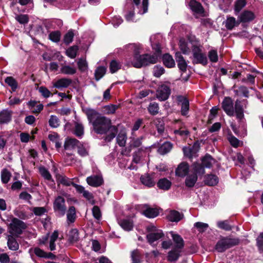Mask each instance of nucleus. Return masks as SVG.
Instances as JSON below:
<instances>
[{
	"label": "nucleus",
	"mask_w": 263,
	"mask_h": 263,
	"mask_svg": "<svg viewBox=\"0 0 263 263\" xmlns=\"http://www.w3.org/2000/svg\"><path fill=\"white\" fill-rule=\"evenodd\" d=\"M124 48L128 51L134 52V58L130 62L132 65L134 67L139 68L151 64H155L158 61L159 55L158 51L152 55L148 54L139 55L141 47L139 44H129L125 45Z\"/></svg>",
	"instance_id": "obj_2"
},
{
	"label": "nucleus",
	"mask_w": 263,
	"mask_h": 263,
	"mask_svg": "<svg viewBox=\"0 0 263 263\" xmlns=\"http://www.w3.org/2000/svg\"><path fill=\"white\" fill-rule=\"evenodd\" d=\"M80 142L74 138H68L64 143V148L66 149H69L79 146Z\"/></svg>",
	"instance_id": "obj_23"
},
{
	"label": "nucleus",
	"mask_w": 263,
	"mask_h": 263,
	"mask_svg": "<svg viewBox=\"0 0 263 263\" xmlns=\"http://www.w3.org/2000/svg\"><path fill=\"white\" fill-rule=\"evenodd\" d=\"M121 227L126 231H130L133 229V221L129 219H123L120 222Z\"/></svg>",
	"instance_id": "obj_36"
},
{
	"label": "nucleus",
	"mask_w": 263,
	"mask_h": 263,
	"mask_svg": "<svg viewBox=\"0 0 263 263\" xmlns=\"http://www.w3.org/2000/svg\"><path fill=\"white\" fill-rule=\"evenodd\" d=\"M78 153L82 157H85L88 155V149L83 145H79L78 147Z\"/></svg>",
	"instance_id": "obj_59"
},
{
	"label": "nucleus",
	"mask_w": 263,
	"mask_h": 263,
	"mask_svg": "<svg viewBox=\"0 0 263 263\" xmlns=\"http://www.w3.org/2000/svg\"><path fill=\"white\" fill-rule=\"evenodd\" d=\"M164 72V69L161 66H155L153 68V73L156 77H160Z\"/></svg>",
	"instance_id": "obj_55"
},
{
	"label": "nucleus",
	"mask_w": 263,
	"mask_h": 263,
	"mask_svg": "<svg viewBox=\"0 0 263 263\" xmlns=\"http://www.w3.org/2000/svg\"><path fill=\"white\" fill-rule=\"evenodd\" d=\"M239 239L237 237L231 236H220L217 242L215 249L218 252H223L239 243Z\"/></svg>",
	"instance_id": "obj_5"
},
{
	"label": "nucleus",
	"mask_w": 263,
	"mask_h": 263,
	"mask_svg": "<svg viewBox=\"0 0 263 263\" xmlns=\"http://www.w3.org/2000/svg\"><path fill=\"white\" fill-rule=\"evenodd\" d=\"M239 22H236L234 17H228L226 22V27L229 30H232L234 26L238 25Z\"/></svg>",
	"instance_id": "obj_37"
},
{
	"label": "nucleus",
	"mask_w": 263,
	"mask_h": 263,
	"mask_svg": "<svg viewBox=\"0 0 263 263\" xmlns=\"http://www.w3.org/2000/svg\"><path fill=\"white\" fill-rule=\"evenodd\" d=\"M171 185V182L166 178L160 179L157 183L158 187L163 190H168Z\"/></svg>",
	"instance_id": "obj_29"
},
{
	"label": "nucleus",
	"mask_w": 263,
	"mask_h": 263,
	"mask_svg": "<svg viewBox=\"0 0 263 263\" xmlns=\"http://www.w3.org/2000/svg\"><path fill=\"white\" fill-rule=\"evenodd\" d=\"M255 18L254 14L250 11H243L239 16V22L242 23L249 22Z\"/></svg>",
	"instance_id": "obj_15"
},
{
	"label": "nucleus",
	"mask_w": 263,
	"mask_h": 263,
	"mask_svg": "<svg viewBox=\"0 0 263 263\" xmlns=\"http://www.w3.org/2000/svg\"><path fill=\"white\" fill-rule=\"evenodd\" d=\"M118 106L117 105H109L104 106V110L106 114H114Z\"/></svg>",
	"instance_id": "obj_57"
},
{
	"label": "nucleus",
	"mask_w": 263,
	"mask_h": 263,
	"mask_svg": "<svg viewBox=\"0 0 263 263\" xmlns=\"http://www.w3.org/2000/svg\"><path fill=\"white\" fill-rule=\"evenodd\" d=\"M117 141L120 146H124L126 141V136L124 133H120L117 137Z\"/></svg>",
	"instance_id": "obj_50"
},
{
	"label": "nucleus",
	"mask_w": 263,
	"mask_h": 263,
	"mask_svg": "<svg viewBox=\"0 0 263 263\" xmlns=\"http://www.w3.org/2000/svg\"><path fill=\"white\" fill-rule=\"evenodd\" d=\"M159 109L158 104L156 102L151 103L148 107V110L150 114L156 115L158 113Z\"/></svg>",
	"instance_id": "obj_39"
},
{
	"label": "nucleus",
	"mask_w": 263,
	"mask_h": 263,
	"mask_svg": "<svg viewBox=\"0 0 263 263\" xmlns=\"http://www.w3.org/2000/svg\"><path fill=\"white\" fill-rule=\"evenodd\" d=\"M87 183L93 187H98L103 183V179L100 175H93L88 177L86 179Z\"/></svg>",
	"instance_id": "obj_10"
},
{
	"label": "nucleus",
	"mask_w": 263,
	"mask_h": 263,
	"mask_svg": "<svg viewBox=\"0 0 263 263\" xmlns=\"http://www.w3.org/2000/svg\"><path fill=\"white\" fill-rule=\"evenodd\" d=\"M78 66L79 69L81 71H85L87 69L88 65L85 59L81 58L78 60Z\"/></svg>",
	"instance_id": "obj_49"
},
{
	"label": "nucleus",
	"mask_w": 263,
	"mask_h": 263,
	"mask_svg": "<svg viewBox=\"0 0 263 263\" xmlns=\"http://www.w3.org/2000/svg\"><path fill=\"white\" fill-rule=\"evenodd\" d=\"M194 61L196 63L205 65L208 63V60L205 54L202 52L201 46L194 45L192 48Z\"/></svg>",
	"instance_id": "obj_6"
},
{
	"label": "nucleus",
	"mask_w": 263,
	"mask_h": 263,
	"mask_svg": "<svg viewBox=\"0 0 263 263\" xmlns=\"http://www.w3.org/2000/svg\"><path fill=\"white\" fill-rule=\"evenodd\" d=\"M205 173L204 168L198 163H194L192 165L191 173L187 175L185 184L189 187H193L197 180V175H203Z\"/></svg>",
	"instance_id": "obj_4"
},
{
	"label": "nucleus",
	"mask_w": 263,
	"mask_h": 263,
	"mask_svg": "<svg viewBox=\"0 0 263 263\" xmlns=\"http://www.w3.org/2000/svg\"><path fill=\"white\" fill-rule=\"evenodd\" d=\"M215 163V160L212 158L210 155H206L202 159V164H200L203 167H204L207 168L211 167Z\"/></svg>",
	"instance_id": "obj_27"
},
{
	"label": "nucleus",
	"mask_w": 263,
	"mask_h": 263,
	"mask_svg": "<svg viewBox=\"0 0 263 263\" xmlns=\"http://www.w3.org/2000/svg\"><path fill=\"white\" fill-rule=\"evenodd\" d=\"M171 234L173 241L175 243L174 247L182 249L184 246L182 238L178 234H174L173 232H171Z\"/></svg>",
	"instance_id": "obj_28"
},
{
	"label": "nucleus",
	"mask_w": 263,
	"mask_h": 263,
	"mask_svg": "<svg viewBox=\"0 0 263 263\" xmlns=\"http://www.w3.org/2000/svg\"><path fill=\"white\" fill-rule=\"evenodd\" d=\"M194 226L197 228L200 232H204L208 228L209 226L207 223L201 222H197L194 224Z\"/></svg>",
	"instance_id": "obj_56"
},
{
	"label": "nucleus",
	"mask_w": 263,
	"mask_h": 263,
	"mask_svg": "<svg viewBox=\"0 0 263 263\" xmlns=\"http://www.w3.org/2000/svg\"><path fill=\"white\" fill-rule=\"evenodd\" d=\"M59 234L58 231H55L52 234L50 237L49 240V249L51 251H53L55 249V241L58 238Z\"/></svg>",
	"instance_id": "obj_38"
},
{
	"label": "nucleus",
	"mask_w": 263,
	"mask_h": 263,
	"mask_svg": "<svg viewBox=\"0 0 263 263\" xmlns=\"http://www.w3.org/2000/svg\"><path fill=\"white\" fill-rule=\"evenodd\" d=\"M34 214L36 216H41L46 212V210L44 207H35L32 209Z\"/></svg>",
	"instance_id": "obj_61"
},
{
	"label": "nucleus",
	"mask_w": 263,
	"mask_h": 263,
	"mask_svg": "<svg viewBox=\"0 0 263 263\" xmlns=\"http://www.w3.org/2000/svg\"><path fill=\"white\" fill-rule=\"evenodd\" d=\"M177 101L181 103V112L183 116H186L189 110V102L183 96L177 97Z\"/></svg>",
	"instance_id": "obj_13"
},
{
	"label": "nucleus",
	"mask_w": 263,
	"mask_h": 263,
	"mask_svg": "<svg viewBox=\"0 0 263 263\" xmlns=\"http://www.w3.org/2000/svg\"><path fill=\"white\" fill-rule=\"evenodd\" d=\"M164 234L162 230H157L148 234L146 236V238L149 243L151 245H153L155 241L162 238Z\"/></svg>",
	"instance_id": "obj_11"
},
{
	"label": "nucleus",
	"mask_w": 263,
	"mask_h": 263,
	"mask_svg": "<svg viewBox=\"0 0 263 263\" xmlns=\"http://www.w3.org/2000/svg\"><path fill=\"white\" fill-rule=\"evenodd\" d=\"M39 91L44 98H48L52 94L51 92L45 87L41 86L39 88Z\"/></svg>",
	"instance_id": "obj_58"
},
{
	"label": "nucleus",
	"mask_w": 263,
	"mask_h": 263,
	"mask_svg": "<svg viewBox=\"0 0 263 263\" xmlns=\"http://www.w3.org/2000/svg\"><path fill=\"white\" fill-rule=\"evenodd\" d=\"M246 0H237L235 4L234 10L236 13L239 11L246 6Z\"/></svg>",
	"instance_id": "obj_48"
},
{
	"label": "nucleus",
	"mask_w": 263,
	"mask_h": 263,
	"mask_svg": "<svg viewBox=\"0 0 263 263\" xmlns=\"http://www.w3.org/2000/svg\"><path fill=\"white\" fill-rule=\"evenodd\" d=\"M60 72L64 74L73 75L76 73L77 69L76 68L69 65H62Z\"/></svg>",
	"instance_id": "obj_26"
},
{
	"label": "nucleus",
	"mask_w": 263,
	"mask_h": 263,
	"mask_svg": "<svg viewBox=\"0 0 263 263\" xmlns=\"http://www.w3.org/2000/svg\"><path fill=\"white\" fill-rule=\"evenodd\" d=\"M26 228L25 223L17 218H13L10 224V233L13 235L21 234Z\"/></svg>",
	"instance_id": "obj_7"
},
{
	"label": "nucleus",
	"mask_w": 263,
	"mask_h": 263,
	"mask_svg": "<svg viewBox=\"0 0 263 263\" xmlns=\"http://www.w3.org/2000/svg\"><path fill=\"white\" fill-rule=\"evenodd\" d=\"M106 72V68L104 66L98 67L95 71V77L96 80L98 81L102 78Z\"/></svg>",
	"instance_id": "obj_43"
},
{
	"label": "nucleus",
	"mask_w": 263,
	"mask_h": 263,
	"mask_svg": "<svg viewBox=\"0 0 263 263\" xmlns=\"http://www.w3.org/2000/svg\"><path fill=\"white\" fill-rule=\"evenodd\" d=\"M76 218V209L73 206L69 207L67 214V219L68 222H74Z\"/></svg>",
	"instance_id": "obj_33"
},
{
	"label": "nucleus",
	"mask_w": 263,
	"mask_h": 263,
	"mask_svg": "<svg viewBox=\"0 0 263 263\" xmlns=\"http://www.w3.org/2000/svg\"><path fill=\"white\" fill-rule=\"evenodd\" d=\"M208 57L211 62L215 63L218 61V54L216 50H211L208 53Z\"/></svg>",
	"instance_id": "obj_53"
},
{
	"label": "nucleus",
	"mask_w": 263,
	"mask_h": 263,
	"mask_svg": "<svg viewBox=\"0 0 263 263\" xmlns=\"http://www.w3.org/2000/svg\"><path fill=\"white\" fill-rule=\"evenodd\" d=\"M15 19L21 24H26L28 22V17L25 14L17 15Z\"/></svg>",
	"instance_id": "obj_63"
},
{
	"label": "nucleus",
	"mask_w": 263,
	"mask_h": 263,
	"mask_svg": "<svg viewBox=\"0 0 263 263\" xmlns=\"http://www.w3.org/2000/svg\"><path fill=\"white\" fill-rule=\"evenodd\" d=\"M131 257L133 263H141V254L138 250H135L132 251Z\"/></svg>",
	"instance_id": "obj_41"
},
{
	"label": "nucleus",
	"mask_w": 263,
	"mask_h": 263,
	"mask_svg": "<svg viewBox=\"0 0 263 263\" xmlns=\"http://www.w3.org/2000/svg\"><path fill=\"white\" fill-rule=\"evenodd\" d=\"M189 6L191 9L194 12L198 14L203 13V8L200 3L195 0H191L189 3Z\"/></svg>",
	"instance_id": "obj_19"
},
{
	"label": "nucleus",
	"mask_w": 263,
	"mask_h": 263,
	"mask_svg": "<svg viewBox=\"0 0 263 263\" xmlns=\"http://www.w3.org/2000/svg\"><path fill=\"white\" fill-rule=\"evenodd\" d=\"M49 37L51 41L58 42L60 39V34L58 31L52 32L49 34Z\"/></svg>",
	"instance_id": "obj_62"
},
{
	"label": "nucleus",
	"mask_w": 263,
	"mask_h": 263,
	"mask_svg": "<svg viewBox=\"0 0 263 263\" xmlns=\"http://www.w3.org/2000/svg\"><path fill=\"white\" fill-rule=\"evenodd\" d=\"M217 226L220 229L226 231H230L232 229V227L227 220L218 221L217 222Z\"/></svg>",
	"instance_id": "obj_52"
},
{
	"label": "nucleus",
	"mask_w": 263,
	"mask_h": 263,
	"mask_svg": "<svg viewBox=\"0 0 263 263\" xmlns=\"http://www.w3.org/2000/svg\"><path fill=\"white\" fill-rule=\"evenodd\" d=\"M72 83V80L69 78H61L53 83V87L58 89L67 88Z\"/></svg>",
	"instance_id": "obj_12"
},
{
	"label": "nucleus",
	"mask_w": 263,
	"mask_h": 263,
	"mask_svg": "<svg viewBox=\"0 0 263 263\" xmlns=\"http://www.w3.org/2000/svg\"><path fill=\"white\" fill-rule=\"evenodd\" d=\"M173 145L171 142H164L158 149V152L161 155L168 153L172 148Z\"/></svg>",
	"instance_id": "obj_31"
},
{
	"label": "nucleus",
	"mask_w": 263,
	"mask_h": 263,
	"mask_svg": "<svg viewBox=\"0 0 263 263\" xmlns=\"http://www.w3.org/2000/svg\"><path fill=\"white\" fill-rule=\"evenodd\" d=\"M39 170L40 174L45 179L47 180H52V176L51 174L45 167H40Z\"/></svg>",
	"instance_id": "obj_40"
},
{
	"label": "nucleus",
	"mask_w": 263,
	"mask_h": 263,
	"mask_svg": "<svg viewBox=\"0 0 263 263\" xmlns=\"http://www.w3.org/2000/svg\"><path fill=\"white\" fill-rule=\"evenodd\" d=\"M5 82L11 87L12 90L14 91L17 87V83L12 77H8L5 79Z\"/></svg>",
	"instance_id": "obj_45"
},
{
	"label": "nucleus",
	"mask_w": 263,
	"mask_h": 263,
	"mask_svg": "<svg viewBox=\"0 0 263 263\" xmlns=\"http://www.w3.org/2000/svg\"><path fill=\"white\" fill-rule=\"evenodd\" d=\"M183 215L179 212L172 210L167 215V219L173 222H178L183 218Z\"/></svg>",
	"instance_id": "obj_20"
},
{
	"label": "nucleus",
	"mask_w": 263,
	"mask_h": 263,
	"mask_svg": "<svg viewBox=\"0 0 263 263\" xmlns=\"http://www.w3.org/2000/svg\"><path fill=\"white\" fill-rule=\"evenodd\" d=\"M84 126L81 123L78 121L74 122V134L76 136L81 137L84 135Z\"/></svg>",
	"instance_id": "obj_30"
},
{
	"label": "nucleus",
	"mask_w": 263,
	"mask_h": 263,
	"mask_svg": "<svg viewBox=\"0 0 263 263\" xmlns=\"http://www.w3.org/2000/svg\"><path fill=\"white\" fill-rule=\"evenodd\" d=\"M204 183L209 186H214L216 185L218 182V177L213 174L207 175L204 178Z\"/></svg>",
	"instance_id": "obj_22"
},
{
	"label": "nucleus",
	"mask_w": 263,
	"mask_h": 263,
	"mask_svg": "<svg viewBox=\"0 0 263 263\" xmlns=\"http://www.w3.org/2000/svg\"><path fill=\"white\" fill-rule=\"evenodd\" d=\"M222 108L229 116H233L235 112L236 117L241 119L243 117V110L240 101L236 100L234 107L233 100L230 97H226L222 102Z\"/></svg>",
	"instance_id": "obj_3"
},
{
	"label": "nucleus",
	"mask_w": 263,
	"mask_h": 263,
	"mask_svg": "<svg viewBox=\"0 0 263 263\" xmlns=\"http://www.w3.org/2000/svg\"><path fill=\"white\" fill-rule=\"evenodd\" d=\"M134 4L139 9V13L143 14L147 11L148 0H142V3L140 4V0H133Z\"/></svg>",
	"instance_id": "obj_18"
},
{
	"label": "nucleus",
	"mask_w": 263,
	"mask_h": 263,
	"mask_svg": "<svg viewBox=\"0 0 263 263\" xmlns=\"http://www.w3.org/2000/svg\"><path fill=\"white\" fill-rule=\"evenodd\" d=\"M163 62L164 65L168 68L173 67L175 65L172 57L168 54H165L163 56Z\"/></svg>",
	"instance_id": "obj_32"
},
{
	"label": "nucleus",
	"mask_w": 263,
	"mask_h": 263,
	"mask_svg": "<svg viewBox=\"0 0 263 263\" xmlns=\"http://www.w3.org/2000/svg\"><path fill=\"white\" fill-rule=\"evenodd\" d=\"M7 245L9 249L12 251H16L19 248L18 242L12 236H8Z\"/></svg>",
	"instance_id": "obj_25"
},
{
	"label": "nucleus",
	"mask_w": 263,
	"mask_h": 263,
	"mask_svg": "<svg viewBox=\"0 0 263 263\" xmlns=\"http://www.w3.org/2000/svg\"><path fill=\"white\" fill-rule=\"evenodd\" d=\"M228 140L230 143L231 145L234 147H237L239 146L240 141L235 137L232 134L229 135L228 136Z\"/></svg>",
	"instance_id": "obj_51"
},
{
	"label": "nucleus",
	"mask_w": 263,
	"mask_h": 263,
	"mask_svg": "<svg viewBox=\"0 0 263 263\" xmlns=\"http://www.w3.org/2000/svg\"><path fill=\"white\" fill-rule=\"evenodd\" d=\"M12 112L8 109H4L0 112V123H6L11 119Z\"/></svg>",
	"instance_id": "obj_21"
},
{
	"label": "nucleus",
	"mask_w": 263,
	"mask_h": 263,
	"mask_svg": "<svg viewBox=\"0 0 263 263\" xmlns=\"http://www.w3.org/2000/svg\"><path fill=\"white\" fill-rule=\"evenodd\" d=\"M121 65L119 63L115 60H112L110 63V70L111 73L116 72L120 68Z\"/></svg>",
	"instance_id": "obj_54"
},
{
	"label": "nucleus",
	"mask_w": 263,
	"mask_h": 263,
	"mask_svg": "<svg viewBox=\"0 0 263 263\" xmlns=\"http://www.w3.org/2000/svg\"><path fill=\"white\" fill-rule=\"evenodd\" d=\"M179 47L182 52L185 54H187L190 53V48L187 46L186 42L183 39H181L179 41Z\"/></svg>",
	"instance_id": "obj_47"
},
{
	"label": "nucleus",
	"mask_w": 263,
	"mask_h": 263,
	"mask_svg": "<svg viewBox=\"0 0 263 263\" xmlns=\"http://www.w3.org/2000/svg\"><path fill=\"white\" fill-rule=\"evenodd\" d=\"M171 93V89L166 84L160 85L156 91V98L160 101L167 100Z\"/></svg>",
	"instance_id": "obj_8"
},
{
	"label": "nucleus",
	"mask_w": 263,
	"mask_h": 263,
	"mask_svg": "<svg viewBox=\"0 0 263 263\" xmlns=\"http://www.w3.org/2000/svg\"><path fill=\"white\" fill-rule=\"evenodd\" d=\"M49 124L52 128H57L60 125V120L56 116L51 115L49 120Z\"/></svg>",
	"instance_id": "obj_46"
},
{
	"label": "nucleus",
	"mask_w": 263,
	"mask_h": 263,
	"mask_svg": "<svg viewBox=\"0 0 263 263\" xmlns=\"http://www.w3.org/2000/svg\"><path fill=\"white\" fill-rule=\"evenodd\" d=\"M181 251V249L174 247L168 253L167 260L171 262L176 261L180 256Z\"/></svg>",
	"instance_id": "obj_14"
},
{
	"label": "nucleus",
	"mask_w": 263,
	"mask_h": 263,
	"mask_svg": "<svg viewBox=\"0 0 263 263\" xmlns=\"http://www.w3.org/2000/svg\"><path fill=\"white\" fill-rule=\"evenodd\" d=\"M175 58L176 62L178 63L179 68L182 71H186L187 63L181 54L180 52H176L175 54Z\"/></svg>",
	"instance_id": "obj_17"
},
{
	"label": "nucleus",
	"mask_w": 263,
	"mask_h": 263,
	"mask_svg": "<svg viewBox=\"0 0 263 263\" xmlns=\"http://www.w3.org/2000/svg\"><path fill=\"white\" fill-rule=\"evenodd\" d=\"M257 245L259 248L260 251L263 253V232L260 233L257 238Z\"/></svg>",
	"instance_id": "obj_64"
},
{
	"label": "nucleus",
	"mask_w": 263,
	"mask_h": 263,
	"mask_svg": "<svg viewBox=\"0 0 263 263\" xmlns=\"http://www.w3.org/2000/svg\"><path fill=\"white\" fill-rule=\"evenodd\" d=\"M79 239L78 231L77 229L71 230L69 233L68 240L71 243L77 242Z\"/></svg>",
	"instance_id": "obj_35"
},
{
	"label": "nucleus",
	"mask_w": 263,
	"mask_h": 263,
	"mask_svg": "<svg viewBox=\"0 0 263 263\" xmlns=\"http://www.w3.org/2000/svg\"><path fill=\"white\" fill-rule=\"evenodd\" d=\"M141 182L145 185L151 187L155 185L153 178L149 174L142 176L140 178Z\"/></svg>",
	"instance_id": "obj_24"
},
{
	"label": "nucleus",
	"mask_w": 263,
	"mask_h": 263,
	"mask_svg": "<svg viewBox=\"0 0 263 263\" xmlns=\"http://www.w3.org/2000/svg\"><path fill=\"white\" fill-rule=\"evenodd\" d=\"M189 170V166L187 163L183 162L180 163L176 170L177 175L180 177H184L187 175Z\"/></svg>",
	"instance_id": "obj_16"
},
{
	"label": "nucleus",
	"mask_w": 263,
	"mask_h": 263,
	"mask_svg": "<svg viewBox=\"0 0 263 263\" xmlns=\"http://www.w3.org/2000/svg\"><path fill=\"white\" fill-rule=\"evenodd\" d=\"M144 215L148 218H154L159 214L157 209L154 208H147L143 212Z\"/></svg>",
	"instance_id": "obj_34"
},
{
	"label": "nucleus",
	"mask_w": 263,
	"mask_h": 263,
	"mask_svg": "<svg viewBox=\"0 0 263 263\" xmlns=\"http://www.w3.org/2000/svg\"><path fill=\"white\" fill-rule=\"evenodd\" d=\"M11 176V174L10 172L7 169H4L2 171L1 179L2 181L4 183H8L10 179Z\"/></svg>",
	"instance_id": "obj_42"
},
{
	"label": "nucleus",
	"mask_w": 263,
	"mask_h": 263,
	"mask_svg": "<svg viewBox=\"0 0 263 263\" xmlns=\"http://www.w3.org/2000/svg\"><path fill=\"white\" fill-rule=\"evenodd\" d=\"M78 47L77 46H73L69 47L66 50V54L71 59H74L77 56Z\"/></svg>",
	"instance_id": "obj_44"
},
{
	"label": "nucleus",
	"mask_w": 263,
	"mask_h": 263,
	"mask_svg": "<svg viewBox=\"0 0 263 263\" xmlns=\"http://www.w3.org/2000/svg\"><path fill=\"white\" fill-rule=\"evenodd\" d=\"M87 116L89 122L92 123L96 133L103 134L108 132L105 138L106 141L110 142L115 137L118 129L116 126L111 125V120L109 119L101 116L94 110H88Z\"/></svg>",
	"instance_id": "obj_1"
},
{
	"label": "nucleus",
	"mask_w": 263,
	"mask_h": 263,
	"mask_svg": "<svg viewBox=\"0 0 263 263\" xmlns=\"http://www.w3.org/2000/svg\"><path fill=\"white\" fill-rule=\"evenodd\" d=\"M59 180L60 183L66 186H70L71 185H73V184H74L70 179L65 176L60 177Z\"/></svg>",
	"instance_id": "obj_60"
},
{
	"label": "nucleus",
	"mask_w": 263,
	"mask_h": 263,
	"mask_svg": "<svg viewBox=\"0 0 263 263\" xmlns=\"http://www.w3.org/2000/svg\"><path fill=\"white\" fill-rule=\"evenodd\" d=\"M53 209L60 215L64 216L66 212L65 199L62 196L57 197L53 202Z\"/></svg>",
	"instance_id": "obj_9"
}]
</instances>
